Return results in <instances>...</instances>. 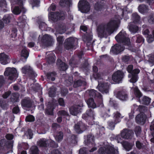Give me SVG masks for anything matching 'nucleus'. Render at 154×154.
I'll return each mask as SVG.
<instances>
[{"label":"nucleus","instance_id":"64","mask_svg":"<svg viewBox=\"0 0 154 154\" xmlns=\"http://www.w3.org/2000/svg\"><path fill=\"white\" fill-rule=\"evenodd\" d=\"M79 154H86V150L85 148L81 149L79 150Z\"/></svg>","mask_w":154,"mask_h":154},{"label":"nucleus","instance_id":"35","mask_svg":"<svg viewBox=\"0 0 154 154\" xmlns=\"http://www.w3.org/2000/svg\"><path fill=\"white\" fill-rule=\"evenodd\" d=\"M21 54L22 57L26 59L29 56V53L28 51L27 50L26 47H23L21 53Z\"/></svg>","mask_w":154,"mask_h":154},{"label":"nucleus","instance_id":"45","mask_svg":"<svg viewBox=\"0 0 154 154\" xmlns=\"http://www.w3.org/2000/svg\"><path fill=\"white\" fill-rule=\"evenodd\" d=\"M55 57L53 54H51L49 57H48V61L49 63H51L55 61Z\"/></svg>","mask_w":154,"mask_h":154},{"label":"nucleus","instance_id":"52","mask_svg":"<svg viewBox=\"0 0 154 154\" xmlns=\"http://www.w3.org/2000/svg\"><path fill=\"white\" fill-rule=\"evenodd\" d=\"M144 39L141 36L138 35L137 36L136 42L137 43H141L144 42Z\"/></svg>","mask_w":154,"mask_h":154},{"label":"nucleus","instance_id":"4","mask_svg":"<svg viewBox=\"0 0 154 154\" xmlns=\"http://www.w3.org/2000/svg\"><path fill=\"white\" fill-rule=\"evenodd\" d=\"M115 38L118 42L123 43L128 46L130 45L131 42L128 35L123 30L121 31Z\"/></svg>","mask_w":154,"mask_h":154},{"label":"nucleus","instance_id":"22","mask_svg":"<svg viewBox=\"0 0 154 154\" xmlns=\"http://www.w3.org/2000/svg\"><path fill=\"white\" fill-rule=\"evenodd\" d=\"M146 119V116L143 113H139L136 118L137 123L141 125H143L144 124Z\"/></svg>","mask_w":154,"mask_h":154},{"label":"nucleus","instance_id":"24","mask_svg":"<svg viewBox=\"0 0 154 154\" xmlns=\"http://www.w3.org/2000/svg\"><path fill=\"white\" fill-rule=\"evenodd\" d=\"M86 115L87 116L85 117V114H84L82 116V118L85 119L86 118L90 119H94V112L91 109H89L87 110L86 112Z\"/></svg>","mask_w":154,"mask_h":154},{"label":"nucleus","instance_id":"21","mask_svg":"<svg viewBox=\"0 0 154 154\" xmlns=\"http://www.w3.org/2000/svg\"><path fill=\"white\" fill-rule=\"evenodd\" d=\"M9 57L4 53L0 54V63L6 65L10 62Z\"/></svg>","mask_w":154,"mask_h":154},{"label":"nucleus","instance_id":"27","mask_svg":"<svg viewBox=\"0 0 154 154\" xmlns=\"http://www.w3.org/2000/svg\"><path fill=\"white\" fill-rule=\"evenodd\" d=\"M57 64L60 70L64 71L67 68V66L65 63H63L60 59L57 60Z\"/></svg>","mask_w":154,"mask_h":154},{"label":"nucleus","instance_id":"20","mask_svg":"<svg viewBox=\"0 0 154 154\" xmlns=\"http://www.w3.org/2000/svg\"><path fill=\"white\" fill-rule=\"evenodd\" d=\"M86 128L85 125L81 122L75 124L74 127L75 131L78 133H82Z\"/></svg>","mask_w":154,"mask_h":154},{"label":"nucleus","instance_id":"57","mask_svg":"<svg viewBox=\"0 0 154 154\" xmlns=\"http://www.w3.org/2000/svg\"><path fill=\"white\" fill-rule=\"evenodd\" d=\"M130 56L128 55L124 56L122 57V60L123 62H128L130 60Z\"/></svg>","mask_w":154,"mask_h":154},{"label":"nucleus","instance_id":"46","mask_svg":"<svg viewBox=\"0 0 154 154\" xmlns=\"http://www.w3.org/2000/svg\"><path fill=\"white\" fill-rule=\"evenodd\" d=\"M10 16L8 14L5 15L3 18V20L6 23H9L10 21Z\"/></svg>","mask_w":154,"mask_h":154},{"label":"nucleus","instance_id":"19","mask_svg":"<svg viewBox=\"0 0 154 154\" xmlns=\"http://www.w3.org/2000/svg\"><path fill=\"white\" fill-rule=\"evenodd\" d=\"M133 134L132 131L126 129H124L121 133V137L125 139L131 138Z\"/></svg>","mask_w":154,"mask_h":154},{"label":"nucleus","instance_id":"47","mask_svg":"<svg viewBox=\"0 0 154 154\" xmlns=\"http://www.w3.org/2000/svg\"><path fill=\"white\" fill-rule=\"evenodd\" d=\"M19 95L17 94H13L11 97V100L14 102L17 101L19 98Z\"/></svg>","mask_w":154,"mask_h":154},{"label":"nucleus","instance_id":"54","mask_svg":"<svg viewBox=\"0 0 154 154\" xmlns=\"http://www.w3.org/2000/svg\"><path fill=\"white\" fill-rule=\"evenodd\" d=\"M58 115L60 116H67L68 114L67 112L64 110H61L58 112Z\"/></svg>","mask_w":154,"mask_h":154},{"label":"nucleus","instance_id":"9","mask_svg":"<svg viewBox=\"0 0 154 154\" xmlns=\"http://www.w3.org/2000/svg\"><path fill=\"white\" fill-rule=\"evenodd\" d=\"M25 0H17V3L19 5V7L16 6L12 11L13 13L15 14L18 15L21 11L25 12L26 10L23 6Z\"/></svg>","mask_w":154,"mask_h":154},{"label":"nucleus","instance_id":"13","mask_svg":"<svg viewBox=\"0 0 154 154\" xmlns=\"http://www.w3.org/2000/svg\"><path fill=\"white\" fill-rule=\"evenodd\" d=\"M85 142L86 145H92L91 147H92L93 148L89 150L90 152H93L97 149V148L94 147L95 145L94 142V137L93 135H88L85 141Z\"/></svg>","mask_w":154,"mask_h":154},{"label":"nucleus","instance_id":"1","mask_svg":"<svg viewBox=\"0 0 154 154\" xmlns=\"http://www.w3.org/2000/svg\"><path fill=\"white\" fill-rule=\"evenodd\" d=\"M127 11V8L126 7L123 9H118L117 13L119 16V18L111 20L107 24L99 26L97 29L98 36L102 38L105 36L112 34L115 29L118 26L120 20L122 19V16L124 17V14L126 15L128 13Z\"/></svg>","mask_w":154,"mask_h":154},{"label":"nucleus","instance_id":"10","mask_svg":"<svg viewBox=\"0 0 154 154\" xmlns=\"http://www.w3.org/2000/svg\"><path fill=\"white\" fill-rule=\"evenodd\" d=\"M66 13L63 12L59 13L50 12L49 15V18L54 21L57 20H63L65 18Z\"/></svg>","mask_w":154,"mask_h":154},{"label":"nucleus","instance_id":"31","mask_svg":"<svg viewBox=\"0 0 154 154\" xmlns=\"http://www.w3.org/2000/svg\"><path fill=\"white\" fill-rule=\"evenodd\" d=\"M93 71L95 72L94 74V77L96 79L100 80L103 76V74L101 73H97V66H94L93 68Z\"/></svg>","mask_w":154,"mask_h":154},{"label":"nucleus","instance_id":"59","mask_svg":"<svg viewBox=\"0 0 154 154\" xmlns=\"http://www.w3.org/2000/svg\"><path fill=\"white\" fill-rule=\"evenodd\" d=\"M132 147V146L129 143H126L124 145V147L127 151H129Z\"/></svg>","mask_w":154,"mask_h":154},{"label":"nucleus","instance_id":"17","mask_svg":"<svg viewBox=\"0 0 154 154\" xmlns=\"http://www.w3.org/2000/svg\"><path fill=\"white\" fill-rule=\"evenodd\" d=\"M47 140L45 139H42L39 140L37 143L38 145L40 146H45L48 144L50 142V145L52 147H56L55 146V142L54 141Z\"/></svg>","mask_w":154,"mask_h":154},{"label":"nucleus","instance_id":"50","mask_svg":"<svg viewBox=\"0 0 154 154\" xmlns=\"http://www.w3.org/2000/svg\"><path fill=\"white\" fill-rule=\"evenodd\" d=\"M26 17L25 15H23L22 16L20 17L18 19L19 22L20 23H23L25 24V23L26 22Z\"/></svg>","mask_w":154,"mask_h":154},{"label":"nucleus","instance_id":"51","mask_svg":"<svg viewBox=\"0 0 154 154\" xmlns=\"http://www.w3.org/2000/svg\"><path fill=\"white\" fill-rule=\"evenodd\" d=\"M72 3L71 0H61L60 2V4L61 6H63V3H65L68 5H70Z\"/></svg>","mask_w":154,"mask_h":154},{"label":"nucleus","instance_id":"18","mask_svg":"<svg viewBox=\"0 0 154 154\" xmlns=\"http://www.w3.org/2000/svg\"><path fill=\"white\" fill-rule=\"evenodd\" d=\"M82 106L79 105H75L72 106L69 109L71 114L76 116L81 112Z\"/></svg>","mask_w":154,"mask_h":154},{"label":"nucleus","instance_id":"37","mask_svg":"<svg viewBox=\"0 0 154 154\" xmlns=\"http://www.w3.org/2000/svg\"><path fill=\"white\" fill-rule=\"evenodd\" d=\"M30 154H39L38 147L36 146H32L30 149Z\"/></svg>","mask_w":154,"mask_h":154},{"label":"nucleus","instance_id":"12","mask_svg":"<svg viewBox=\"0 0 154 154\" xmlns=\"http://www.w3.org/2000/svg\"><path fill=\"white\" fill-rule=\"evenodd\" d=\"M98 84L97 87V89L103 93L107 94L108 93L109 85L107 83H104L101 81H98Z\"/></svg>","mask_w":154,"mask_h":154},{"label":"nucleus","instance_id":"43","mask_svg":"<svg viewBox=\"0 0 154 154\" xmlns=\"http://www.w3.org/2000/svg\"><path fill=\"white\" fill-rule=\"evenodd\" d=\"M132 19L134 22H138L140 19V17L136 13H134L132 15Z\"/></svg>","mask_w":154,"mask_h":154},{"label":"nucleus","instance_id":"63","mask_svg":"<svg viewBox=\"0 0 154 154\" xmlns=\"http://www.w3.org/2000/svg\"><path fill=\"white\" fill-rule=\"evenodd\" d=\"M11 92L10 91L5 92L3 95L2 97L4 98H7L11 94Z\"/></svg>","mask_w":154,"mask_h":154},{"label":"nucleus","instance_id":"60","mask_svg":"<svg viewBox=\"0 0 154 154\" xmlns=\"http://www.w3.org/2000/svg\"><path fill=\"white\" fill-rule=\"evenodd\" d=\"M72 77L71 76L69 77L68 80L66 81V82L67 83L66 84L67 86H69V85H71L72 83Z\"/></svg>","mask_w":154,"mask_h":154},{"label":"nucleus","instance_id":"33","mask_svg":"<svg viewBox=\"0 0 154 154\" xmlns=\"http://www.w3.org/2000/svg\"><path fill=\"white\" fill-rule=\"evenodd\" d=\"M138 9L139 11L142 14L146 13L149 10L148 7L144 5H140L138 8Z\"/></svg>","mask_w":154,"mask_h":154},{"label":"nucleus","instance_id":"28","mask_svg":"<svg viewBox=\"0 0 154 154\" xmlns=\"http://www.w3.org/2000/svg\"><path fill=\"white\" fill-rule=\"evenodd\" d=\"M22 105L24 107L30 108L32 106V102L29 98L24 99L22 101Z\"/></svg>","mask_w":154,"mask_h":154},{"label":"nucleus","instance_id":"30","mask_svg":"<svg viewBox=\"0 0 154 154\" xmlns=\"http://www.w3.org/2000/svg\"><path fill=\"white\" fill-rule=\"evenodd\" d=\"M22 72L26 74L27 73L31 74H34V72L32 68L29 66H26L23 67L22 69Z\"/></svg>","mask_w":154,"mask_h":154},{"label":"nucleus","instance_id":"5","mask_svg":"<svg viewBox=\"0 0 154 154\" xmlns=\"http://www.w3.org/2000/svg\"><path fill=\"white\" fill-rule=\"evenodd\" d=\"M54 40L50 35L48 34L44 35L40 43L42 48H45L51 46L54 42Z\"/></svg>","mask_w":154,"mask_h":154},{"label":"nucleus","instance_id":"2","mask_svg":"<svg viewBox=\"0 0 154 154\" xmlns=\"http://www.w3.org/2000/svg\"><path fill=\"white\" fill-rule=\"evenodd\" d=\"M119 154L117 148H114L112 146L106 145L101 147L98 151L97 154Z\"/></svg>","mask_w":154,"mask_h":154},{"label":"nucleus","instance_id":"25","mask_svg":"<svg viewBox=\"0 0 154 154\" xmlns=\"http://www.w3.org/2000/svg\"><path fill=\"white\" fill-rule=\"evenodd\" d=\"M134 110L135 111L138 110L140 112V113H143L146 112L147 110V107L144 106H140L139 107L135 104L133 105Z\"/></svg>","mask_w":154,"mask_h":154},{"label":"nucleus","instance_id":"14","mask_svg":"<svg viewBox=\"0 0 154 154\" xmlns=\"http://www.w3.org/2000/svg\"><path fill=\"white\" fill-rule=\"evenodd\" d=\"M124 75L122 72L118 70L113 74L112 76V79L114 82L119 83L123 78Z\"/></svg>","mask_w":154,"mask_h":154},{"label":"nucleus","instance_id":"62","mask_svg":"<svg viewBox=\"0 0 154 154\" xmlns=\"http://www.w3.org/2000/svg\"><path fill=\"white\" fill-rule=\"evenodd\" d=\"M59 104L62 106H64L65 105L63 99L62 98H60L58 100Z\"/></svg>","mask_w":154,"mask_h":154},{"label":"nucleus","instance_id":"48","mask_svg":"<svg viewBox=\"0 0 154 154\" xmlns=\"http://www.w3.org/2000/svg\"><path fill=\"white\" fill-rule=\"evenodd\" d=\"M55 90L54 87H52L49 90V96L52 97L54 96L55 93Z\"/></svg>","mask_w":154,"mask_h":154},{"label":"nucleus","instance_id":"32","mask_svg":"<svg viewBox=\"0 0 154 154\" xmlns=\"http://www.w3.org/2000/svg\"><path fill=\"white\" fill-rule=\"evenodd\" d=\"M117 97L121 100H125L127 99V95L125 92L119 91L117 94Z\"/></svg>","mask_w":154,"mask_h":154},{"label":"nucleus","instance_id":"58","mask_svg":"<svg viewBox=\"0 0 154 154\" xmlns=\"http://www.w3.org/2000/svg\"><path fill=\"white\" fill-rule=\"evenodd\" d=\"M148 21L149 23L151 24L154 23V14L151 15L149 17Z\"/></svg>","mask_w":154,"mask_h":154},{"label":"nucleus","instance_id":"8","mask_svg":"<svg viewBox=\"0 0 154 154\" xmlns=\"http://www.w3.org/2000/svg\"><path fill=\"white\" fill-rule=\"evenodd\" d=\"M78 7L80 11L83 13L88 12L90 9L89 3L86 0L80 1L78 3Z\"/></svg>","mask_w":154,"mask_h":154},{"label":"nucleus","instance_id":"44","mask_svg":"<svg viewBox=\"0 0 154 154\" xmlns=\"http://www.w3.org/2000/svg\"><path fill=\"white\" fill-rule=\"evenodd\" d=\"M55 74V73L54 72L48 73L47 75V78L49 79H51V81H54L55 79L54 77Z\"/></svg>","mask_w":154,"mask_h":154},{"label":"nucleus","instance_id":"29","mask_svg":"<svg viewBox=\"0 0 154 154\" xmlns=\"http://www.w3.org/2000/svg\"><path fill=\"white\" fill-rule=\"evenodd\" d=\"M128 28L129 31L131 33H136L138 30V28L136 25H134L133 23H130L128 26Z\"/></svg>","mask_w":154,"mask_h":154},{"label":"nucleus","instance_id":"40","mask_svg":"<svg viewBox=\"0 0 154 154\" xmlns=\"http://www.w3.org/2000/svg\"><path fill=\"white\" fill-rule=\"evenodd\" d=\"M85 82H82L80 80H78L74 82L73 86L74 87L76 88L82 85H85Z\"/></svg>","mask_w":154,"mask_h":154},{"label":"nucleus","instance_id":"15","mask_svg":"<svg viewBox=\"0 0 154 154\" xmlns=\"http://www.w3.org/2000/svg\"><path fill=\"white\" fill-rule=\"evenodd\" d=\"M125 48L122 45L116 44L112 47L110 50L111 54H117L122 51Z\"/></svg>","mask_w":154,"mask_h":154},{"label":"nucleus","instance_id":"56","mask_svg":"<svg viewBox=\"0 0 154 154\" xmlns=\"http://www.w3.org/2000/svg\"><path fill=\"white\" fill-rule=\"evenodd\" d=\"M141 131V128L140 127H136L135 129V132L137 136H138Z\"/></svg>","mask_w":154,"mask_h":154},{"label":"nucleus","instance_id":"11","mask_svg":"<svg viewBox=\"0 0 154 154\" xmlns=\"http://www.w3.org/2000/svg\"><path fill=\"white\" fill-rule=\"evenodd\" d=\"M143 29V33L145 35H148L147 37L146 40L149 43L152 42L154 41V29L152 30V35H148L149 31L146 25H143L142 26Z\"/></svg>","mask_w":154,"mask_h":154},{"label":"nucleus","instance_id":"36","mask_svg":"<svg viewBox=\"0 0 154 154\" xmlns=\"http://www.w3.org/2000/svg\"><path fill=\"white\" fill-rule=\"evenodd\" d=\"M66 28L64 24H63L60 25L59 29L57 30V32L60 34H63L65 32Z\"/></svg>","mask_w":154,"mask_h":154},{"label":"nucleus","instance_id":"49","mask_svg":"<svg viewBox=\"0 0 154 154\" xmlns=\"http://www.w3.org/2000/svg\"><path fill=\"white\" fill-rule=\"evenodd\" d=\"M35 120V118L32 115H29L27 116L26 118V121L28 122H32Z\"/></svg>","mask_w":154,"mask_h":154},{"label":"nucleus","instance_id":"55","mask_svg":"<svg viewBox=\"0 0 154 154\" xmlns=\"http://www.w3.org/2000/svg\"><path fill=\"white\" fill-rule=\"evenodd\" d=\"M0 7L3 8L7 7V4L5 0L0 1Z\"/></svg>","mask_w":154,"mask_h":154},{"label":"nucleus","instance_id":"16","mask_svg":"<svg viewBox=\"0 0 154 154\" xmlns=\"http://www.w3.org/2000/svg\"><path fill=\"white\" fill-rule=\"evenodd\" d=\"M77 41L76 38L70 37L67 39L65 43V47L66 49L69 50L73 48V45Z\"/></svg>","mask_w":154,"mask_h":154},{"label":"nucleus","instance_id":"26","mask_svg":"<svg viewBox=\"0 0 154 154\" xmlns=\"http://www.w3.org/2000/svg\"><path fill=\"white\" fill-rule=\"evenodd\" d=\"M54 105L49 102L47 106V108L46 110V113L49 115H52L53 114V110L54 108Z\"/></svg>","mask_w":154,"mask_h":154},{"label":"nucleus","instance_id":"23","mask_svg":"<svg viewBox=\"0 0 154 154\" xmlns=\"http://www.w3.org/2000/svg\"><path fill=\"white\" fill-rule=\"evenodd\" d=\"M85 95L92 98L97 96L98 97L100 96L101 97V95L99 93H97L96 91L94 89L87 90L86 92Z\"/></svg>","mask_w":154,"mask_h":154},{"label":"nucleus","instance_id":"39","mask_svg":"<svg viewBox=\"0 0 154 154\" xmlns=\"http://www.w3.org/2000/svg\"><path fill=\"white\" fill-rule=\"evenodd\" d=\"M63 134L62 132H59L57 134L55 137V139L58 142L61 141L63 138Z\"/></svg>","mask_w":154,"mask_h":154},{"label":"nucleus","instance_id":"41","mask_svg":"<svg viewBox=\"0 0 154 154\" xmlns=\"http://www.w3.org/2000/svg\"><path fill=\"white\" fill-rule=\"evenodd\" d=\"M150 98L146 96H144L143 97L141 102L143 104L147 105L150 103Z\"/></svg>","mask_w":154,"mask_h":154},{"label":"nucleus","instance_id":"3","mask_svg":"<svg viewBox=\"0 0 154 154\" xmlns=\"http://www.w3.org/2000/svg\"><path fill=\"white\" fill-rule=\"evenodd\" d=\"M133 68V66L130 65H129L127 68L128 71L131 74H130L128 75V78H131L129 81L131 82L134 83L138 80L137 74L140 72V70L138 69H135L132 71Z\"/></svg>","mask_w":154,"mask_h":154},{"label":"nucleus","instance_id":"53","mask_svg":"<svg viewBox=\"0 0 154 154\" xmlns=\"http://www.w3.org/2000/svg\"><path fill=\"white\" fill-rule=\"evenodd\" d=\"M57 40L59 45H60L62 44L63 41L64 39L62 36H59L57 37Z\"/></svg>","mask_w":154,"mask_h":154},{"label":"nucleus","instance_id":"38","mask_svg":"<svg viewBox=\"0 0 154 154\" xmlns=\"http://www.w3.org/2000/svg\"><path fill=\"white\" fill-rule=\"evenodd\" d=\"M132 88L134 90V94L137 97L140 98L142 96V94L137 87H133Z\"/></svg>","mask_w":154,"mask_h":154},{"label":"nucleus","instance_id":"7","mask_svg":"<svg viewBox=\"0 0 154 154\" xmlns=\"http://www.w3.org/2000/svg\"><path fill=\"white\" fill-rule=\"evenodd\" d=\"M122 117L121 114L118 112H116L113 114V120H110L108 122V128L110 129L113 130L114 129L115 125L120 121V118Z\"/></svg>","mask_w":154,"mask_h":154},{"label":"nucleus","instance_id":"42","mask_svg":"<svg viewBox=\"0 0 154 154\" xmlns=\"http://www.w3.org/2000/svg\"><path fill=\"white\" fill-rule=\"evenodd\" d=\"M150 129L151 131H152V135L154 137L151 139L150 140L152 142L154 143V121H153L151 123Z\"/></svg>","mask_w":154,"mask_h":154},{"label":"nucleus","instance_id":"34","mask_svg":"<svg viewBox=\"0 0 154 154\" xmlns=\"http://www.w3.org/2000/svg\"><path fill=\"white\" fill-rule=\"evenodd\" d=\"M87 103L89 107L93 108L96 107V105L94 102L93 98H89L87 101Z\"/></svg>","mask_w":154,"mask_h":154},{"label":"nucleus","instance_id":"6","mask_svg":"<svg viewBox=\"0 0 154 154\" xmlns=\"http://www.w3.org/2000/svg\"><path fill=\"white\" fill-rule=\"evenodd\" d=\"M5 76H8L9 79L14 81L18 76L16 69L14 68L8 67L6 69L4 72Z\"/></svg>","mask_w":154,"mask_h":154},{"label":"nucleus","instance_id":"61","mask_svg":"<svg viewBox=\"0 0 154 154\" xmlns=\"http://www.w3.org/2000/svg\"><path fill=\"white\" fill-rule=\"evenodd\" d=\"M149 61L150 63L154 64V54H151L149 56Z\"/></svg>","mask_w":154,"mask_h":154}]
</instances>
